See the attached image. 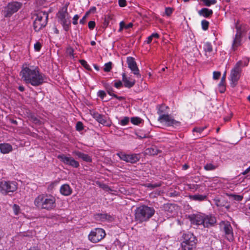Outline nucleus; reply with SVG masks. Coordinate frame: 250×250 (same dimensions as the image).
Masks as SVG:
<instances>
[{"instance_id": "nucleus-1", "label": "nucleus", "mask_w": 250, "mask_h": 250, "mask_svg": "<svg viewBox=\"0 0 250 250\" xmlns=\"http://www.w3.org/2000/svg\"><path fill=\"white\" fill-rule=\"evenodd\" d=\"M21 79L25 83L33 86L42 85L45 82V75L38 66L24 64L20 72Z\"/></svg>"}, {"instance_id": "nucleus-2", "label": "nucleus", "mask_w": 250, "mask_h": 250, "mask_svg": "<svg viewBox=\"0 0 250 250\" xmlns=\"http://www.w3.org/2000/svg\"><path fill=\"white\" fill-rule=\"evenodd\" d=\"M56 200L54 196L48 194H41L34 200V205L40 209L51 210L56 207Z\"/></svg>"}, {"instance_id": "nucleus-3", "label": "nucleus", "mask_w": 250, "mask_h": 250, "mask_svg": "<svg viewBox=\"0 0 250 250\" xmlns=\"http://www.w3.org/2000/svg\"><path fill=\"white\" fill-rule=\"evenodd\" d=\"M155 212V210L153 207L141 206L135 210V219L138 223L146 222L154 215Z\"/></svg>"}, {"instance_id": "nucleus-4", "label": "nucleus", "mask_w": 250, "mask_h": 250, "mask_svg": "<svg viewBox=\"0 0 250 250\" xmlns=\"http://www.w3.org/2000/svg\"><path fill=\"white\" fill-rule=\"evenodd\" d=\"M68 4H66L63 7L59 10L57 16L58 21L62 25L64 30L67 31L69 30L70 24V16L67 12Z\"/></svg>"}, {"instance_id": "nucleus-5", "label": "nucleus", "mask_w": 250, "mask_h": 250, "mask_svg": "<svg viewBox=\"0 0 250 250\" xmlns=\"http://www.w3.org/2000/svg\"><path fill=\"white\" fill-rule=\"evenodd\" d=\"M184 241L181 243L180 250H194L196 248L197 239L194 235L188 232L183 235Z\"/></svg>"}, {"instance_id": "nucleus-6", "label": "nucleus", "mask_w": 250, "mask_h": 250, "mask_svg": "<svg viewBox=\"0 0 250 250\" xmlns=\"http://www.w3.org/2000/svg\"><path fill=\"white\" fill-rule=\"evenodd\" d=\"M246 65H247L246 62H243L242 61H240L236 63L233 68L231 70L230 80L231 86L234 87L237 84L241 76L242 67Z\"/></svg>"}, {"instance_id": "nucleus-7", "label": "nucleus", "mask_w": 250, "mask_h": 250, "mask_svg": "<svg viewBox=\"0 0 250 250\" xmlns=\"http://www.w3.org/2000/svg\"><path fill=\"white\" fill-rule=\"evenodd\" d=\"M35 16L33 26L34 30L38 32L46 25L48 14L45 12L40 11Z\"/></svg>"}, {"instance_id": "nucleus-8", "label": "nucleus", "mask_w": 250, "mask_h": 250, "mask_svg": "<svg viewBox=\"0 0 250 250\" xmlns=\"http://www.w3.org/2000/svg\"><path fill=\"white\" fill-rule=\"evenodd\" d=\"M18 188V184L13 181H6L3 179L0 180V193L6 195L10 192H14Z\"/></svg>"}, {"instance_id": "nucleus-9", "label": "nucleus", "mask_w": 250, "mask_h": 250, "mask_svg": "<svg viewBox=\"0 0 250 250\" xmlns=\"http://www.w3.org/2000/svg\"><path fill=\"white\" fill-rule=\"evenodd\" d=\"M158 113L159 114L158 121L166 126L176 127L181 125V123L175 120L170 115L162 114V112L160 110Z\"/></svg>"}, {"instance_id": "nucleus-10", "label": "nucleus", "mask_w": 250, "mask_h": 250, "mask_svg": "<svg viewBox=\"0 0 250 250\" xmlns=\"http://www.w3.org/2000/svg\"><path fill=\"white\" fill-rule=\"evenodd\" d=\"M105 235V231L103 229L97 228L91 230L88 235V239L92 243H96L103 240Z\"/></svg>"}, {"instance_id": "nucleus-11", "label": "nucleus", "mask_w": 250, "mask_h": 250, "mask_svg": "<svg viewBox=\"0 0 250 250\" xmlns=\"http://www.w3.org/2000/svg\"><path fill=\"white\" fill-rule=\"evenodd\" d=\"M219 225L223 229L226 239L229 242L232 241L234 239V236L233 229L230 222L222 221L220 223Z\"/></svg>"}, {"instance_id": "nucleus-12", "label": "nucleus", "mask_w": 250, "mask_h": 250, "mask_svg": "<svg viewBox=\"0 0 250 250\" xmlns=\"http://www.w3.org/2000/svg\"><path fill=\"white\" fill-rule=\"evenodd\" d=\"M57 158L63 164L70 166L74 168H78L80 166L79 162L76 161L73 157L67 156L64 154H60Z\"/></svg>"}, {"instance_id": "nucleus-13", "label": "nucleus", "mask_w": 250, "mask_h": 250, "mask_svg": "<svg viewBox=\"0 0 250 250\" xmlns=\"http://www.w3.org/2000/svg\"><path fill=\"white\" fill-rule=\"evenodd\" d=\"M117 155L121 160L128 163H135L140 159L139 155L136 154H127L120 152L118 153Z\"/></svg>"}, {"instance_id": "nucleus-14", "label": "nucleus", "mask_w": 250, "mask_h": 250, "mask_svg": "<svg viewBox=\"0 0 250 250\" xmlns=\"http://www.w3.org/2000/svg\"><path fill=\"white\" fill-rule=\"evenodd\" d=\"M21 4L18 2L9 3L6 7L5 16L10 17L13 14L17 12L21 8Z\"/></svg>"}, {"instance_id": "nucleus-15", "label": "nucleus", "mask_w": 250, "mask_h": 250, "mask_svg": "<svg viewBox=\"0 0 250 250\" xmlns=\"http://www.w3.org/2000/svg\"><path fill=\"white\" fill-rule=\"evenodd\" d=\"M126 62L128 68L138 78L141 77V74L139 73V70L137 66L136 62L134 58L132 57H128L126 59Z\"/></svg>"}, {"instance_id": "nucleus-16", "label": "nucleus", "mask_w": 250, "mask_h": 250, "mask_svg": "<svg viewBox=\"0 0 250 250\" xmlns=\"http://www.w3.org/2000/svg\"><path fill=\"white\" fill-rule=\"evenodd\" d=\"M235 27L237 29V33L235 35V38L232 44V48L233 50H236L237 48L241 45V42L242 31L241 27L238 22L236 23Z\"/></svg>"}, {"instance_id": "nucleus-17", "label": "nucleus", "mask_w": 250, "mask_h": 250, "mask_svg": "<svg viewBox=\"0 0 250 250\" xmlns=\"http://www.w3.org/2000/svg\"><path fill=\"white\" fill-rule=\"evenodd\" d=\"M188 218L192 225L203 226V219H205V214H193L189 215Z\"/></svg>"}, {"instance_id": "nucleus-18", "label": "nucleus", "mask_w": 250, "mask_h": 250, "mask_svg": "<svg viewBox=\"0 0 250 250\" xmlns=\"http://www.w3.org/2000/svg\"><path fill=\"white\" fill-rule=\"evenodd\" d=\"M93 117L100 124H101L106 126H110L111 122L107 120L106 117L98 112H93L92 114Z\"/></svg>"}, {"instance_id": "nucleus-19", "label": "nucleus", "mask_w": 250, "mask_h": 250, "mask_svg": "<svg viewBox=\"0 0 250 250\" xmlns=\"http://www.w3.org/2000/svg\"><path fill=\"white\" fill-rule=\"evenodd\" d=\"M203 226L205 228H209L216 223V219L213 216L205 214V219H203Z\"/></svg>"}, {"instance_id": "nucleus-20", "label": "nucleus", "mask_w": 250, "mask_h": 250, "mask_svg": "<svg viewBox=\"0 0 250 250\" xmlns=\"http://www.w3.org/2000/svg\"><path fill=\"white\" fill-rule=\"evenodd\" d=\"M122 81L124 83V86L130 88L134 86L135 83V80L130 77H127L125 73H123Z\"/></svg>"}, {"instance_id": "nucleus-21", "label": "nucleus", "mask_w": 250, "mask_h": 250, "mask_svg": "<svg viewBox=\"0 0 250 250\" xmlns=\"http://www.w3.org/2000/svg\"><path fill=\"white\" fill-rule=\"evenodd\" d=\"M60 193L64 196H69L72 192V189L68 184L62 185L60 189Z\"/></svg>"}, {"instance_id": "nucleus-22", "label": "nucleus", "mask_w": 250, "mask_h": 250, "mask_svg": "<svg viewBox=\"0 0 250 250\" xmlns=\"http://www.w3.org/2000/svg\"><path fill=\"white\" fill-rule=\"evenodd\" d=\"M13 150L12 146L8 143L0 144V151L2 154H7Z\"/></svg>"}, {"instance_id": "nucleus-23", "label": "nucleus", "mask_w": 250, "mask_h": 250, "mask_svg": "<svg viewBox=\"0 0 250 250\" xmlns=\"http://www.w3.org/2000/svg\"><path fill=\"white\" fill-rule=\"evenodd\" d=\"M198 14L200 16L207 18L212 16L213 11L211 9H209L207 8H203L198 11Z\"/></svg>"}, {"instance_id": "nucleus-24", "label": "nucleus", "mask_w": 250, "mask_h": 250, "mask_svg": "<svg viewBox=\"0 0 250 250\" xmlns=\"http://www.w3.org/2000/svg\"><path fill=\"white\" fill-rule=\"evenodd\" d=\"M203 48L205 52V55L207 57H208L211 55L212 52L213 51V47L211 43L209 42L205 43L204 44Z\"/></svg>"}, {"instance_id": "nucleus-25", "label": "nucleus", "mask_w": 250, "mask_h": 250, "mask_svg": "<svg viewBox=\"0 0 250 250\" xmlns=\"http://www.w3.org/2000/svg\"><path fill=\"white\" fill-rule=\"evenodd\" d=\"M98 216L102 221H107L109 222H111L114 220V216L108 214L107 213L99 214L98 215Z\"/></svg>"}, {"instance_id": "nucleus-26", "label": "nucleus", "mask_w": 250, "mask_h": 250, "mask_svg": "<svg viewBox=\"0 0 250 250\" xmlns=\"http://www.w3.org/2000/svg\"><path fill=\"white\" fill-rule=\"evenodd\" d=\"M189 198L194 201H202L206 199L207 196L200 194H195L190 195Z\"/></svg>"}, {"instance_id": "nucleus-27", "label": "nucleus", "mask_w": 250, "mask_h": 250, "mask_svg": "<svg viewBox=\"0 0 250 250\" xmlns=\"http://www.w3.org/2000/svg\"><path fill=\"white\" fill-rule=\"evenodd\" d=\"M228 196H229L230 198H232L233 200L238 201H241L242 200L243 197V196L239 195H235L233 194H228Z\"/></svg>"}, {"instance_id": "nucleus-28", "label": "nucleus", "mask_w": 250, "mask_h": 250, "mask_svg": "<svg viewBox=\"0 0 250 250\" xmlns=\"http://www.w3.org/2000/svg\"><path fill=\"white\" fill-rule=\"evenodd\" d=\"M12 209L13 210L15 215H19L21 212L20 207L17 204L13 205L12 207Z\"/></svg>"}, {"instance_id": "nucleus-29", "label": "nucleus", "mask_w": 250, "mask_h": 250, "mask_svg": "<svg viewBox=\"0 0 250 250\" xmlns=\"http://www.w3.org/2000/svg\"><path fill=\"white\" fill-rule=\"evenodd\" d=\"M74 50L71 47H68L66 49V53L70 58H74Z\"/></svg>"}, {"instance_id": "nucleus-30", "label": "nucleus", "mask_w": 250, "mask_h": 250, "mask_svg": "<svg viewBox=\"0 0 250 250\" xmlns=\"http://www.w3.org/2000/svg\"><path fill=\"white\" fill-rule=\"evenodd\" d=\"M216 167H217L216 166L214 165L211 163L207 164L204 166V169L206 170H212L216 169Z\"/></svg>"}, {"instance_id": "nucleus-31", "label": "nucleus", "mask_w": 250, "mask_h": 250, "mask_svg": "<svg viewBox=\"0 0 250 250\" xmlns=\"http://www.w3.org/2000/svg\"><path fill=\"white\" fill-rule=\"evenodd\" d=\"M129 122V118L128 117H124L122 120L119 121V124L121 125L124 126L128 125Z\"/></svg>"}, {"instance_id": "nucleus-32", "label": "nucleus", "mask_w": 250, "mask_h": 250, "mask_svg": "<svg viewBox=\"0 0 250 250\" xmlns=\"http://www.w3.org/2000/svg\"><path fill=\"white\" fill-rule=\"evenodd\" d=\"M131 122L135 125H138L142 122V119L139 117H132L131 118Z\"/></svg>"}, {"instance_id": "nucleus-33", "label": "nucleus", "mask_w": 250, "mask_h": 250, "mask_svg": "<svg viewBox=\"0 0 250 250\" xmlns=\"http://www.w3.org/2000/svg\"><path fill=\"white\" fill-rule=\"evenodd\" d=\"M204 3L205 5L207 6H210L211 5L215 4L216 3V0H201Z\"/></svg>"}, {"instance_id": "nucleus-34", "label": "nucleus", "mask_w": 250, "mask_h": 250, "mask_svg": "<svg viewBox=\"0 0 250 250\" xmlns=\"http://www.w3.org/2000/svg\"><path fill=\"white\" fill-rule=\"evenodd\" d=\"M225 84V82H224L222 81H220V82L218 84L219 90L220 92L223 93L225 92V91L226 90Z\"/></svg>"}, {"instance_id": "nucleus-35", "label": "nucleus", "mask_w": 250, "mask_h": 250, "mask_svg": "<svg viewBox=\"0 0 250 250\" xmlns=\"http://www.w3.org/2000/svg\"><path fill=\"white\" fill-rule=\"evenodd\" d=\"M201 25L202 29L206 31L208 28L209 22L207 21L204 20L201 21Z\"/></svg>"}, {"instance_id": "nucleus-36", "label": "nucleus", "mask_w": 250, "mask_h": 250, "mask_svg": "<svg viewBox=\"0 0 250 250\" xmlns=\"http://www.w3.org/2000/svg\"><path fill=\"white\" fill-rule=\"evenodd\" d=\"M112 68V62H108L104 64V70L105 72H109Z\"/></svg>"}, {"instance_id": "nucleus-37", "label": "nucleus", "mask_w": 250, "mask_h": 250, "mask_svg": "<svg viewBox=\"0 0 250 250\" xmlns=\"http://www.w3.org/2000/svg\"><path fill=\"white\" fill-rule=\"evenodd\" d=\"M72 154L75 155L77 156L78 158H81L82 159H83V156L85 155V153H82L79 151H74L72 152Z\"/></svg>"}, {"instance_id": "nucleus-38", "label": "nucleus", "mask_w": 250, "mask_h": 250, "mask_svg": "<svg viewBox=\"0 0 250 250\" xmlns=\"http://www.w3.org/2000/svg\"><path fill=\"white\" fill-rule=\"evenodd\" d=\"M72 154L75 155L77 156L78 158H81L82 159H83V156L85 155V153H82L79 151H74L72 152Z\"/></svg>"}, {"instance_id": "nucleus-39", "label": "nucleus", "mask_w": 250, "mask_h": 250, "mask_svg": "<svg viewBox=\"0 0 250 250\" xmlns=\"http://www.w3.org/2000/svg\"><path fill=\"white\" fill-rule=\"evenodd\" d=\"M79 62L81 65H83L85 69L87 70L90 69V67L89 64H87L86 61L84 60H80Z\"/></svg>"}, {"instance_id": "nucleus-40", "label": "nucleus", "mask_w": 250, "mask_h": 250, "mask_svg": "<svg viewBox=\"0 0 250 250\" xmlns=\"http://www.w3.org/2000/svg\"><path fill=\"white\" fill-rule=\"evenodd\" d=\"M106 88L108 94L110 96L114 97V95L115 94L114 93L113 88L110 85H107V86H106Z\"/></svg>"}, {"instance_id": "nucleus-41", "label": "nucleus", "mask_w": 250, "mask_h": 250, "mask_svg": "<svg viewBox=\"0 0 250 250\" xmlns=\"http://www.w3.org/2000/svg\"><path fill=\"white\" fill-rule=\"evenodd\" d=\"M206 127H196L193 129L192 131L193 132H197L201 133L205 129Z\"/></svg>"}, {"instance_id": "nucleus-42", "label": "nucleus", "mask_w": 250, "mask_h": 250, "mask_svg": "<svg viewBox=\"0 0 250 250\" xmlns=\"http://www.w3.org/2000/svg\"><path fill=\"white\" fill-rule=\"evenodd\" d=\"M76 128L79 131H82L83 129V123L81 122H78L76 124Z\"/></svg>"}, {"instance_id": "nucleus-43", "label": "nucleus", "mask_w": 250, "mask_h": 250, "mask_svg": "<svg viewBox=\"0 0 250 250\" xmlns=\"http://www.w3.org/2000/svg\"><path fill=\"white\" fill-rule=\"evenodd\" d=\"M97 95L101 99H104V98L106 96V93L103 90H99L97 93Z\"/></svg>"}, {"instance_id": "nucleus-44", "label": "nucleus", "mask_w": 250, "mask_h": 250, "mask_svg": "<svg viewBox=\"0 0 250 250\" xmlns=\"http://www.w3.org/2000/svg\"><path fill=\"white\" fill-rule=\"evenodd\" d=\"M173 9L170 7H166L165 8V14L167 16H169L173 12Z\"/></svg>"}, {"instance_id": "nucleus-45", "label": "nucleus", "mask_w": 250, "mask_h": 250, "mask_svg": "<svg viewBox=\"0 0 250 250\" xmlns=\"http://www.w3.org/2000/svg\"><path fill=\"white\" fill-rule=\"evenodd\" d=\"M221 76V73L219 71H214L213 73V78L214 80H218Z\"/></svg>"}, {"instance_id": "nucleus-46", "label": "nucleus", "mask_w": 250, "mask_h": 250, "mask_svg": "<svg viewBox=\"0 0 250 250\" xmlns=\"http://www.w3.org/2000/svg\"><path fill=\"white\" fill-rule=\"evenodd\" d=\"M82 160L86 162H92V158L88 154H85Z\"/></svg>"}, {"instance_id": "nucleus-47", "label": "nucleus", "mask_w": 250, "mask_h": 250, "mask_svg": "<svg viewBox=\"0 0 250 250\" xmlns=\"http://www.w3.org/2000/svg\"><path fill=\"white\" fill-rule=\"evenodd\" d=\"M89 15V12H87L85 15L83 17V18L80 21V23L82 24H84L85 22L86 19Z\"/></svg>"}, {"instance_id": "nucleus-48", "label": "nucleus", "mask_w": 250, "mask_h": 250, "mask_svg": "<svg viewBox=\"0 0 250 250\" xmlns=\"http://www.w3.org/2000/svg\"><path fill=\"white\" fill-rule=\"evenodd\" d=\"M95 25H96L95 22L94 21H90L88 22V28L90 30H93L94 28Z\"/></svg>"}, {"instance_id": "nucleus-49", "label": "nucleus", "mask_w": 250, "mask_h": 250, "mask_svg": "<svg viewBox=\"0 0 250 250\" xmlns=\"http://www.w3.org/2000/svg\"><path fill=\"white\" fill-rule=\"evenodd\" d=\"M42 45L39 42H37L34 46V49L36 51H39L41 50Z\"/></svg>"}, {"instance_id": "nucleus-50", "label": "nucleus", "mask_w": 250, "mask_h": 250, "mask_svg": "<svg viewBox=\"0 0 250 250\" xmlns=\"http://www.w3.org/2000/svg\"><path fill=\"white\" fill-rule=\"evenodd\" d=\"M114 86L117 88H120L123 86V83L121 81H118L115 83Z\"/></svg>"}, {"instance_id": "nucleus-51", "label": "nucleus", "mask_w": 250, "mask_h": 250, "mask_svg": "<svg viewBox=\"0 0 250 250\" xmlns=\"http://www.w3.org/2000/svg\"><path fill=\"white\" fill-rule=\"evenodd\" d=\"M118 3L120 7H123L126 6V0H119Z\"/></svg>"}, {"instance_id": "nucleus-52", "label": "nucleus", "mask_w": 250, "mask_h": 250, "mask_svg": "<svg viewBox=\"0 0 250 250\" xmlns=\"http://www.w3.org/2000/svg\"><path fill=\"white\" fill-rule=\"evenodd\" d=\"M79 18V16L78 15H75L73 18V24L74 25H76L78 23V20Z\"/></svg>"}, {"instance_id": "nucleus-53", "label": "nucleus", "mask_w": 250, "mask_h": 250, "mask_svg": "<svg viewBox=\"0 0 250 250\" xmlns=\"http://www.w3.org/2000/svg\"><path fill=\"white\" fill-rule=\"evenodd\" d=\"M160 186H161V184H148L147 187L148 188H155L157 187H159Z\"/></svg>"}, {"instance_id": "nucleus-54", "label": "nucleus", "mask_w": 250, "mask_h": 250, "mask_svg": "<svg viewBox=\"0 0 250 250\" xmlns=\"http://www.w3.org/2000/svg\"><path fill=\"white\" fill-rule=\"evenodd\" d=\"M152 39L153 38H152V37L150 36L147 38V40L146 41V43L149 44L152 42Z\"/></svg>"}, {"instance_id": "nucleus-55", "label": "nucleus", "mask_w": 250, "mask_h": 250, "mask_svg": "<svg viewBox=\"0 0 250 250\" xmlns=\"http://www.w3.org/2000/svg\"><path fill=\"white\" fill-rule=\"evenodd\" d=\"M114 97L116 98L118 100L120 101L123 100L125 98L123 97L122 96H118L117 95H114Z\"/></svg>"}, {"instance_id": "nucleus-56", "label": "nucleus", "mask_w": 250, "mask_h": 250, "mask_svg": "<svg viewBox=\"0 0 250 250\" xmlns=\"http://www.w3.org/2000/svg\"><path fill=\"white\" fill-rule=\"evenodd\" d=\"M150 36L152 37V38H155L158 39L159 37V35L157 33H153Z\"/></svg>"}, {"instance_id": "nucleus-57", "label": "nucleus", "mask_w": 250, "mask_h": 250, "mask_svg": "<svg viewBox=\"0 0 250 250\" xmlns=\"http://www.w3.org/2000/svg\"><path fill=\"white\" fill-rule=\"evenodd\" d=\"M133 26V24L130 22L127 24V25H125V28L126 29H128L130 28H131Z\"/></svg>"}, {"instance_id": "nucleus-58", "label": "nucleus", "mask_w": 250, "mask_h": 250, "mask_svg": "<svg viewBox=\"0 0 250 250\" xmlns=\"http://www.w3.org/2000/svg\"><path fill=\"white\" fill-rule=\"evenodd\" d=\"M226 77V72H225L224 73V74H223V76L222 77L221 81L225 82Z\"/></svg>"}, {"instance_id": "nucleus-59", "label": "nucleus", "mask_w": 250, "mask_h": 250, "mask_svg": "<svg viewBox=\"0 0 250 250\" xmlns=\"http://www.w3.org/2000/svg\"><path fill=\"white\" fill-rule=\"evenodd\" d=\"M96 8L95 7H92L90 9L89 11H88L89 13L90 12H94L96 11Z\"/></svg>"}, {"instance_id": "nucleus-60", "label": "nucleus", "mask_w": 250, "mask_h": 250, "mask_svg": "<svg viewBox=\"0 0 250 250\" xmlns=\"http://www.w3.org/2000/svg\"><path fill=\"white\" fill-rule=\"evenodd\" d=\"M188 167H189V166H188V165H187V164H185V165H184L183 166V167H182V169H183V170H186V169H187Z\"/></svg>"}, {"instance_id": "nucleus-61", "label": "nucleus", "mask_w": 250, "mask_h": 250, "mask_svg": "<svg viewBox=\"0 0 250 250\" xmlns=\"http://www.w3.org/2000/svg\"><path fill=\"white\" fill-rule=\"evenodd\" d=\"M250 171V169H249V167L247 168L243 173L242 174L243 175H246V174H247L249 171Z\"/></svg>"}, {"instance_id": "nucleus-62", "label": "nucleus", "mask_w": 250, "mask_h": 250, "mask_svg": "<svg viewBox=\"0 0 250 250\" xmlns=\"http://www.w3.org/2000/svg\"><path fill=\"white\" fill-rule=\"evenodd\" d=\"M120 26L122 27V28H125V25L124 23V21H121L120 23Z\"/></svg>"}, {"instance_id": "nucleus-63", "label": "nucleus", "mask_w": 250, "mask_h": 250, "mask_svg": "<svg viewBox=\"0 0 250 250\" xmlns=\"http://www.w3.org/2000/svg\"><path fill=\"white\" fill-rule=\"evenodd\" d=\"M19 89L21 91H23L24 90V87L23 86H20L19 87Z\"/></svg>"}, {"instance_id": "nucleus-64", "label": "nucleus", "mask_w": 250, "mask_h": 250, "mask_svg": "<svg viewBox=\"0 0 250 250\" xmlns=\"http://www.w3.org/2000/svg\"><path fill=\"white\" fill-rule=\"evenodd\" d=\"M90 44L91 45L94 46L96 44V42L94 41H92L90 42Z\"/></svg>"}]
</instances>
